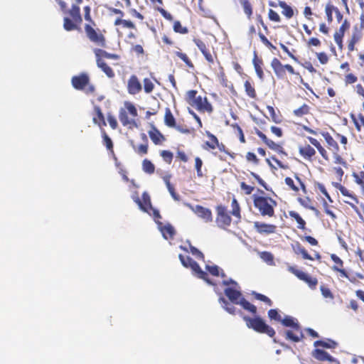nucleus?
<instances>
[{
  "label": "nucleus",
  "instance_id": "f257e3e1",
  "mask_svg": "<svg viewBox=\"0 0 364 364\" xmlns=\"http://www.w3.org/2000/svg\"><path fill=\"white\" fill-rule=\"evenodd\" d=\"M224 293L229 300L235 304H240L245 310L253 314L254 317L244 316L243 320L245 321L247 328L254 330L259 333H264L270 338L275 336L274 329L266 323V322L259 316H257V307L250 303L240 291L232 287L225 289Z\"/></svg>",
  "mask_w": 364,
  "mask_h": 364
},
{
  "label": "nucleus",
  "instance_id": "f03ea898",
  "mask_svg": "<svg viewBox=\"0 0 364 364\" xmlns=\"http://www.w3.org/2000/svg\"><path fill=\"white\" fill-rule=\"evenodd\" d=\"M333 136L328 132H321V135L324 139L327 149L333 154V162L343 166H347L346 161L341 156V151L347 150L348 139L346 136L333 129Z\"/></svg>",
  "mask_w": 364,
  "mask_h": 364
},
{
  "label": "nucleus",
  "instance_id": "7ed1b4c3",
  "mask_svg": "<svg viewBox=\"0 0 364 364\" xmlns=\"http://www.w3.org/2000/svg\"><path fill=\"white\" fill-rule=\"evenodd\" d=\"M232 210L228 212L226 206L223 205H218L215 207L216 218L215 223L218 228L222 229H227L230 226L232 223V218L230 214L237 219V223L241 220V209L235 198H233L231 203Z\"/></svg>",
  "mask_w": 364,
  "mask_h": 364
},
{
  "label": "nucleus",
  "instance_id": "20e7f679",
  "mask_svg": "<svg viewBox=\"0 0 364 364\" xmlns=\"http://www.w3.org/2000/svg\"><path fill=\"white\" fill-rule=\"evenodd\" d=\"M254 208L263 217L272 218L274 216V209L277 203L272 198L267 196H252Z\"/></svg>",
  "mask_w": 364,
  "mask_h": 364
},
{
  "label": "nucleus",
  "instance_id": "39448f33",
  "mask_svg": "<svg viewBox=\"0 0 364 364\" xmlns=\"http://www.w3.org/2000/svg\"><path fill=\"white\" fill-rule=\"evenodd\" d=\"M186 102L200 112L211 113L213 111L212 105L206 97L198 95L196 90H188L184 97Z\"/></svg>",
  "mask_w": 364,
  "mask_h": 364
},
{
  "label": "nucleus",
  "instance_id": "423d86ee",
  "mask_svg": "<svg viewBox=\"0 0 364 364\" xmlns=\"http://www.w3.org/2000/svg\"><path fill=\"white\" fill-rule=\"evenodd\" d=\"M72 86L77 90L83 91L86 95H93L95 92V86L90 82L87 73H80L71 78Z\"/></svg>",
  "mask_w": 364,
  "mask_h": 364
},
{
  "label": "nucleus",
  "instance_id": "0eeeda50",
  "mask_svg": "<svg viewBox=\"0 0 364 364\" xmlns=\"http://www.w3.org/2000/svg\"><path fill=\"white\" fill-rule=\"evenodd\" d=\"M126 109H121L119 112V119L124 127L133 129L137 127L135 117L137 116V110L131 102L125 103Z\"/></svg>",
  "mask_w": 364,
  "mask_h": 364
},
{
  "label": "nucleus",
  "instance_id": "6e6552de",
  "mask_svg": "<svg viewBox=\"0 0 364 364\" xmlns=\"http://www.w3.org/2000/svg\"><path fill=\"white\" fill-rule=\"evenodd\" d=\"M271 67L278 79L284 80L287 78V72L290 75H299L294 68L289 64H282L277 58H274L271 61Z\"/></svg>",
  "mask_w": 364,
  "mask_h": 364
},
{
  "label": "nucleus",
  "instance_id": "1a4fd4ad",
  "mask_svg": "<svg viewBox=\"0 0 364 364\" xmlns=\"http://www.w3.org/2000/svg\"><path fill=\"white\" fill-rule=\"evenodd\" d=\"M85 31L90 41L94 45L103 48L107 47L106 38L99 29H95L90 24H85Z\"/></svg>",
  "mask_w": 364,
  "mask_h": 364
},
{
  "label": "nucleus",
  "instance_id": "9d476101",
  "mask_svg": "<svg viewBox=\"0 0 364 364\" xmlns=\"http://www.w3.org/2000/svg\"><path fill=\"white\" fill-rule=\"evenodd\" d=\"M288 271L294 274L300 280L306 282L311 289H316L318 284V279L316 277H312L293 266H289Z\"/></svg>",
  "mask_w": 364,
  "mask_h": 364
},
{
  "label": "nucleus",
  "instance_id": "9b49d317",
  "mask_svg": "<svg viewBox=\"0 0 364 364\" xmlns=\"http://www.w3.org/2000/svg\"><path fill=\"white\" fill-rule=\"evenodd\" d=\"M193 213L206 223L213 221V214L210 209L205 208L200 205H196L195 207L190 205Z\"/></svg>",
  "mask_w": 364,
  "mask_h": 364
},
{
  "label": "nucleus",
  "instance_id": "f8f14e48",
  "mask_svg": "<svg viewBox=\"0 0 364 364\" xmlns=\"http://www.w3.org/2000/svg\"><path fill=\"white\" fill-rule=\"evenodd\" d=\"M331 259L334 262V265L331 267L334 272H338L339 275L341 277L348 279L350 281L352 280L350 279L348 274L343 268V261L336 255L331 254Z\"/></svg>",
  "mask_w": 364,
  "mask_h": 364
},
{
  "label": "nucleus",
  "instance_id": "ddd939ff",
  "mask_svg": "<svg viewBox=\"0 0 364 364\" xmlns=\"http://www.w3.org/2000/svg\"><path fill=\"white\" fill-rule=\"evenodd\" d=\"M284 335L287 341H290L294 343L299 342L304 338V334L301 328V326H298V328L295 327L289 330H286L284 332Z\"/></svg>",
  "mask_w": 364,
  "mask_h": 364
},
{
  "label": "nucleus",
  "instance_id": "4468645a",
  "mask_svg": "<svg viewBox=\"0 0 364 364\" xmlns=\"http://www.w3.org/2000/svg\"><path fill=\"white\" fill-rule=\"evenodd\" d=\"M254 228L261 235H269L274 233L277 230V226L272 224H267L262 222H254Z\"/></svg>",
  "mask_w": 364,
  "mask_h": 364
},
{
  "label": "nucleus",
  "instance_id": "2eb2a0df",
  "mask_svg": "<svg viewBox=\"0 0 364 364\" xmlns=\"http://www.w3.org/2000/svg\"><path fill=\"white\" fill-rule=\"evenodd\" d=\"M134 200L141 210L151 215L150 209H152L153 206L151 205L150 196L147 193H143L142 200H141L139 197H136Z\"/></svg>",
  "mask_w": 364,
  "mask_h": 364
},
{
  "label": "nucleus",
  "instance_id": "dca6fc26",
  "mask_svg": "<svg viewBox=\"0 0 364 364\" xmlns=\"http://www.w3.org/2000/svg\"><path fill=\"white\" fill-rule=\"evenodd\" d=\"M193 42L195 43L196 46L198 48V49L200 50V52L203 53L205 60L209 63L213 64L214 63V57L211 54V53H210L208 47L205 44V43L200 38H194Z\"/></svg>",
  "mask_w": 364,
  "mask_h": 364
},
{
  "label": "nucleus",
  "instance_id": "f3484780",
  "mask_svg": "<svg viewBox=\"0 0 364 364\" xmlns=\"http://www.w3.org/2000/svg\"><path fill=\"white\" fill-rule=\"evenodd\" d=\"M142 90L141 84L135 75H132L127 82V90L130 95H136Z\"/></svg>",
  "mask_w": 364,
  "mask_h": 364
},
{
  "label": "nucleus",
  "instance_id": "a211bd4d",
  "mask_svg": "<svg viewBox=\"0 0 364 364\" xmlns=\"http://www.w3.org/2000/svg\"><path fill=\"white\" fill-rule=\"evenodd\" d=\"M299 153L305 160L312 161L316 156V150L310 144H304L299 147Z\"/></svg>",
  "mask_w": 364,
  "mask_h": 364
},
{
  "label": "nucleus",
  "instance_id": "6ab92c4d",
  "mask_svg": "<svg viewBox=\"0 0 364 364\" xmlns=\"http://www.w3.org/2000/svg\"><path fill=\"white\" fill-rule=\"evenodd\" d=\"M97 66L106 75L108 78H114L115 77L114 71L104 60V59L95 56Z\"/></svg>",
  "mask_w": 364,
  "mask_h": 364
},
{
  "label": "nucleus",
  "instance_id": "aec40b11",
  "mask_svg": "<svg viewBox=\"0 0 364 364\" xmlns=\"http://www.w3.org/2000/svg\"><path fill=\"white\" fill-rule=\"evenodd\" d=\"M307 139L309 140L310 144L318 150V153L324 160H330V156L327 150L325 149L323 146L321 145V144L316 139L313 138L311 136H307Z\"/></svg>",
  "mask_w": 364,
  "mask_h": 364
},
{
  "label": "nucleus",
  "instance_id": "412c9836",
  "mask_svg": "<svg viewBox=\"0 0 364 364\" xmlns=\"http://www.w3.org/2000/svg\"><path fill=\"white\" fill-rule=\"evenodd\" d=\"M159 228L163 237L166 240L173 239L174 237L176 230L171 224L168 223L164 225L162 223H159Z\"/></svg>",
  "mask_w": 364,
  "mask_h": 364
},
{
  "label": "nucleus",
  "instance_id": "4be33fe9",
  "mask_svg": "<svg viewBox=\"0 0 364 364\" xmlns=\"http://www.w3.org/2000/svg\"><path fill=\"white\" fill-rule=\"evenodd\" d=\"M189 268L192 269V271L196 274L197 277L205 281L207 283L210 284H213V283L208 278V273L203 271L200 267L199 264L195 260L191 263Z\"/></svg>",
  "mask_w": 364,
  "mask_h": 364
},
{
  "label": "nucleus",
  "instance_id": "5701e85b",
  "mask_svg": "<svg viewBox=\"0 0 364 364\" xmlns=\"http://www.w3.org/2000/svg\"><path fill=\"white\" fill-rule=\"evenodd\" d=\"M171 175L166 174L162 177L164 182L165 183L166 188L173 198V199L176 201H179L181 200L180 196L176 192V189L174 186L171 183Z\"/></svg>",
  "mask_w": 364,
  "mask_h": 364
},
{
  "label": "nucleus",
  "instance_id": "b1692460",
  "mask_svg": "<svg viewBox=\"0 0 364 364\" xmlns=\"http://www.w3.org/2000/svg\"><path fill=\"white\" fill-rule=\"evenodd\" d=\"M149 136L156 145L161 144L166 140L164 136L154 126H152L151 130L149 131Z\"/></svg>",
  "mask_w": 364,
  "mask_h": 364
},
{
  "label": "nucleus",
  "instance_id": "393cba45",
  "mask_svg": "<svg viewBox=\"0 0 364 364\" xmlns=\"http://www.w3.org/2000/svg\"><path fill=\"white\" fill-rule=\"evenodd\" d=\"M95 115L92 118L93 123L98 125L101 129L107 125L105 116L102 112L100 107L96 105L94 107Z\"/></svg>",
  "mask_w": 364,
  "mask_h": 364
},
{
  "label": "nucleus",
  "instance_id": "a878e982",
  "mask_svg": "<svg viewBox=\"0 0 364 364\" xmlns=\"http://www.w3.org/2000/svg\"><path fill=\"white\" fill-rule=\"evenodd\" d=\"M252 63L255 70V73L257 77L260 80H263L264 78V72L262 69V66L264 65L263 60L262 58L257 56V53L254 52V58L252 59Z\"/></svg>",
  "mask_w": 364,
  "mask_h": 364
},
{
  "label": "nucleus",
  "instance_id": "bb28decb",
  "mask_svg": "<svg viewBox=\"0 0 364 364\" xmlns=\"http://www.w3.org/2000/svg\"><path fill=\"white\" fill-rule=\"evenodd\" d=\"M206 136L208 140L204 143L203 148L207 151L215 149V146L218 145V139L217 136L208 131L206 132Z\"/></svg>",
  "mask_w": 364,
  "mask_h": 364
},
{
  "label": "nucleus",
  "instance_id": "cd10ccee",
  "mask_svg": "<svg viewBox=\"0 0 364 364\" xmlns=\"http://www.w3.org/2000/svg\"><path fill=\"white\" fill-rule=\"evenodd\" d=\"M313 356L321 361H329V362H333L336 360V359L332 357L331 355H329L326 351L316 348L313 351L312 353Z\"/></svg>",
  "mask_w": 364,
  "mask_h": 364
},
{
  "label": "nucleus",
  "instance_id": "c85d7f7f",
  "mask_svg": "<svg viewBox=\"0 0 364 364\" xmlns=\"http://www.w3.org/2000/svg\"><path fill=\"white\" fill-rule=\"evenodd\" d=\"M363 109L364 111V102H363ZM350 118L354 123L356 130L360 132L362 127L364 128V115L362 113H359L357 115L350 114Z\"/></svg>",
  "mask_w": 364,
  "mask_h": 364
},
{
  "label": "nucleus",
  "instance_id": "c756f323",
  "mask_svg": "<svg viewBox=\"0 0 364 364\" xmlns=\"http://www.w3.org/2000/svg\"><path fill=\"white\" fill-rule=\"evenodd\" d=\"M93 52L95 53V56H98L102 59L107 58V59H112V60H119V55L115 53H110L107 52L106 50L100 48H94Z\"/></svg>",
  "mask_w": 364,
  "mask_h": 364
},
{
  "label": "nucleus",
  "instance_id": "7c9ffc66",
  "mask_svg": "<svg viewBox=\"0 0 364 364\" xmlns=\"http://www.w3.org/2000/svg\"><path fill=\"white\" fill-rule=\"evenodd\" d=\"M334 187L338 189L341 193L346 197L351 198L355 203H358V199L356 196L350 192L345 186L341 185L340 183H333Z\"/></svg>",
  "mask_w": 364,
  "mask_h": 364
},
{
  "label": "nucleus",
  "instance_id": "2f4dec72",
  "mask_svg": "<svg viewBox=\"0 0 364 364\" xmlns=\"http://www.w3.org/2000/svg\"><path fill=\"white\" fill-rule=\"evenodd\" d=\"M293 250L294 252L297 255H301L303 259L314 260V258L308 253L306 250L299 242H296V244L293 246Z\"/></svg>",
  "mask_w": 364,
  "mask_h": 364
},
{
  "label": "nucleus",
  "instance_id": "473e14b6",
  "mask_svg": "<svg viewBox=\"0 0 364 364\" xmlns=\"http://www.w3.org/2000/svg\"><path fill=\"white\" fill-rule=\"evenodd\" d=\"M311 114V107L307 104H304L293 111L294 116L301 118L304 116Z\"/></svg>",
  "mask_w": 364,
  "mask_h": 364
},
{
  "label": "nucleus",
  "instance_id": "72a5a7b5",
  "mask_svg": "<svg viewBox=\"0 0 364 364\" xmlns=\"http://www.w3.org/2000/svg\"><path fill=\"white\" fill-rule=\"evenodd\" d=\"M81 23L82 21H75L72 18V17H65L63 19V27L66 31H70L77 29V25L80 24Z\"/></svg>",
  "mask_w": 364,
  "mask_h": 364
},
{
  "label": "nucleus",
  "instance_id": "f704fd0d",
  "mask_svg": "<svg viewBox=\"0 0 364 364\" xmlns=\"http://www.w3.org/2000/svg\"><path fill=\"white\" fill-rule=\"evenodd\" d=\"M244 87L246 95L251 99L257 98V92L255 90L254 84L250 80H245L244 82Z\"/></svg>",
  "mask_w": 364,
  "mask_h": 364
},
{
  "label": "nucleus",
  "instance_id": "c9c22d12",
  "mask_svg": "<svg viewBox=\"0 0 364 364\" xmlns=\"http://www.w3.org/2000/svg\"><path fill=\"white\" fill-rule=\"evenodd\" d=\"M289 215L291 218H292L296 221L298 229H300V230L306 229V222L298 213H296V211H294V210H291L289 212Z\"/></svg>",
  "mask_w": 364,
  "mask_h": 364
},
{
  "label": "nucleus",
  "instance_id": "e433bc0d",
  "mask_svg": "<svg viewBox=\"0 0 364 364\" xmlns=\"http://www.w3.org/2000/svg\"><path fill=\"white\" fill-rule=\"evenodd\" d=\"M219 302L221 304L223 308L229 314L232 315H235L237 312L242 314L240 311H237L236 308L232 304H230L225 298L220 297Z\"/></svg>",
  "mask_w": 364,
  "mask_h": 364
},
{
  "label": "nucleus",
  "instance_id": "4c0bfd02",
  "mask_svg": "<svg viewBox=\"0 0 364 364\" xmlns=\"http://www.w3.org/2000/svg\"><path fill=\"white\" fill-rule=\"evenodd\" d=\"M164 123L169 127H175L176 126L175 117L169 108H166L165 110Z\"/></svg>",
  "mask_w": 364,
  "mask_h": 364
},
{
  "label": "nucleus",
  "instance_id": "58836bf2",
  "mask_svg": "<svg viewBox=\"0 0 364 364\" xmlns=\"http://www.w3.org/2000/svg\"><path fill=\"white\" fill-rule=\"evenodd\" d=\"M266 145L271 149L272 150L277 152L279 154L284 155L285 156H287V153L284 151L282 146L279 144L275 143L272 139H269L266 144Z\"/></svg>",
  "mask_w": 364,
  "mask_h": 364
},
{
  "label": "nucleus",
  "instance_id": "ea45409f",
  "mask_svg": "<svg viewBox=\"0 0 364 364\" xmlns=\"http://www.w3.org/2000/svg\"><path fill=\"white\" fill-rule=\"evenodd\" d=\"M266 145L271 149L272 150L277 152L279 154L284 155L285 156H287V153L284 151L282 146L279 144L275 143L272 139H269L266 144Z\"/></svg>",
  "mask_w": 364,
  "mask_h": 364
},
{
  "label": "nucleus",
  "instance_id": "a19ab883",
  "mask_svg": "<svg viewBox=\"0 0 364 364\" xmlns=\"http://www.w3.org/2000/svg\"><path fill=\"white\" fill-rule=\"evenodd\" d=\"M266 145L271 149L272 150L277 152L279 154L284 155L285 156H287V153L284 151L282 146L279 144L275 143L272 139H269L266 144Z\"/></svg>",
  "mask_w": 364,
  "mask_h": 364
},
{
  "label": "nucleus",
  "instance_id": "79ce46f5",
  "mask_svg": "<svg viewBox=\"0 0 364 364\" xmlns=\"http://www.w3.org/2000/svg\"><path fill=\"white\" fill-rule=\"evenodd\" d=\"M281 323L283 326L290 327L291 328L300 326L297 320L290 316H285L284 318L282 319Z\"/></svg>",
  "mask_w": 364,
  "mask_h": 364
},
{
  "label": "nucleus",
  "instance_id": "37998d69",
  "mask_svg": "<svg viewBox=\"0 0 364 364\" xmlns=\"http://www.w3.org/2000/svg\"><path fill=\"white\" fill-rule=\"evenodd\" d=\"M259 257L267 264L273 266L274 263V257L272 253L267 251H263L259 253Z\"/></svg>",
  "mask_w": 364,
  "mask_h": 364
},
{
  "label": "nucleus",
  "instance_id": "c03bdc74",
  "mask_svg": "<svg viewBox=\"0 0 364 364\" xmlns=\"http://www.w3.org/2000/svg\"><path fill=\"white\" fill-rule=\"evenodd\" d=\"M279 6L282 9V14L287 18H291L294 16L293 9L285 1H279Z\"/></svg>",
  "mask_w": 364,
  "mask_h": 364
},
{
  "label": "nucleus",
  "instance_id": "a18cd8bd",
  "mask_svg": "<svg viewBox=\"0 0 364 364\" xmlns=\"http://www.w3.org/2000/svg\"><path fill=\"white\" fill-rule=\"evenodd\" d=\"M239 1L240 3V4L242 5V6L244 9V12L246 14L247 17L249 19H251L252 13H253V9H252V6L250 3V0H239Z\"/></svg>",
  "mask_w": 364,
  "mask_h": 364
},
{
  "label": "nucleus",
  "instance_id": "49530a36",
  "mask_svg": "<svg viewBox=\"0 0 364 364\" xmlns=\"http://www.w3.org/2000/svg\"><path fill=\"white\" fill-rule=\"evenodd\" d=\"M363 170L357 172H353L352 176L354 178V181L359 185L363 191H364V165Z\"/></svg>",
  "mask_w": 364,
  "mask_h": 364
},
{
  "label": "nucleus",
  "instance_id": "de8ad7c7",
  "mask_svg": "<svg viewBox=\"0 0 364 364\" xmlns=\"http://www.w3.org/2000/svg\"><path fill=\"white\" fill-rule=\"evenodd\" d=\"M142 170L145 173L151 175L155 171V166L150 160L145 159L142 161Z\"/></svg>",
  "mask_w": 364,
  "mask_h": 364
},
{
  "label": "nucleus",
  "instance_id": "09e8293b",
  "mask_svg": "<svg viewBox=\"0 0 364 364\" xmlns=\"http://www.w3.org/2000/svg\"><path fill=\"white\" fill-rule=\"evenodd\" d=\"M114 26L122 25L124 28L135 29L134 23L130 20H124L122 18H117L114 22Z\"/></svg>",
  "mask_w": 364,
  "mask_h": 364
},
{
  "label": "nucleus",
  "instance_id": "8fccbe9b",
  "mask_svg": "<svg viewBox=\"0 0 364 364\" xmlns=\"http://www.w3.org/2000/svg\"><path fill=\"white\" fill-rule=\"evenodd\" d=\"M175 55L178 58H179L186 64V65L188 68H191V69L194 68V65H193V62L191 61V60L188 57V55L186 53H182L181 51H176Z\"/></svg>",
  "mask_w": 364,
  "mask_h": 364
},
{
  "label": "nucleus",
  "instance_id": "3c124183",
  "mask_svg": "<svg viewBox=\"0 0 364 364\" xmlns=\"http://www.w3.org/2000/svg\"><path fill=\"white\" fill-rule=\"evenodd\" d=\"M101 133H102L104 145L107 147V149L108 150H109L110 151H112L113 153L114 152L113 142H112V139L107 135V134L106 133V132L104 129H101Z\"/></svg>",
  "mask_w": 364,
  "mask_h": 364
},
{
  "label": "nucleus",
  "instance_id": "603ef678",
  "mask_svg": "<svg viewBox=\"0 0 364 364\" xmlns=\"http://www.w3.org/2000/svg\"><path fill=\"white\" fill-rule=\"evenodd\" d=\"M132 148L134 149V151L140 156L145 155L148 153V149H149L148 143L140 144V145L136 146L134 144V143L132 142Z\"/></svg>",
  "mask_w": 364,
  "mask_h": 364
},
{
  "label": "nucleus",
  "instance_id": "864d4df0",
  "mask_svg": "<svg viewBox=\"0 0 364 364\" xmlns=\"http://www.w3.org/2000/svg\"><path fill=\"white\" fill-rule=\"evenodd\" d=\"M337 346V343L332 340L328 339L327 341H316L314 342V346H322L327 348H334Z\"/></svg>",
  "mask_w": 364,
  "mask_h": 364
},
{
  "label": "nucleus",
  "instance_id": "5fc2aeb1",
  "mask_svg": "<svg viewBox=\"0 0 364 364\" xmlns=\"http://www.w3.org/2000/svg\"><path fill=\"white\" fill-rule=\"evenodd\" d=\"M205 268L210 272V274L215 277H218L220 275L222 277H225L226 276L223 271H222V272L220 274V269L217 265H206Z\"/></svg>",
  "mask_w": 364,
  "mask_h": 364
},
{
  "label": "nucleus",
  "instance_id": "6e6d98bb",
  "mask_svg": "<svg viewBox=\"0 0 364 364\" xmlns=\"http://www.w3.org/2000/svg\"><path fill=\"white\" fill-rule=\"evenodd\" d=\"M268 317L271 321L280 322L282 319V316L279 314L277 309H272L268 311Z\"/></svg>",
  "mask_w": 364,
  "mask_h": 364
},
{
  "label": "nucleus",
  "instance_id": "4d7b16f0",
  "mask_svg": "<svg viewBox=\"0 0 364 364\" xmlns=\"http://www.w3.org/2000/svg\"><path fill=\"white\" fill-rule=\"evenodd\" d=\"M173 29L174 32L181 34H186L188 32V28L183 26L179 21H174Z\"/></svg>",
  "mask_w": 364,
  "mask_h": 364
},
{
  "label": "nucleus",
  "instance_id": "13d9d810",
  "mask_svg": "<svg viewBox=\"0 0 364 364\" xmlns=\"http://www.w3.org/2000/svg\"><path fill=\"white\" fill-rule=\"evenodd\" d=\"M252 295H253L254 298L256 299L257 300L263 301L269 306H271L272 305V300L269 298H268L267 296L262 294L260 293L255 292V291L252 292Z\"/></svg>",
  "mask_w": 364,
  "mask_h": 364
},
{
  "label": "nucleus",
  "instance_id": "bf43d9fd",
  "mask_svg": "<svg viewBox=\"0 0 364 364\" xmlns=\"http://www.w3.org/2000/svg\"><path fill=\"white\" fill-rule=\"evenodd\" d=\"M160 156L166 163L168 164H171L173 158V155L171 151L168 150H163L160 152Z\"/></svg>",
  "mask_w": 364,
  "mask_h": 364
},
{
  "label": "nucleus",
  "instance_id": "052dcab7",
  "mask_svg": "<svg viewBox=\"0 0 364 364\" xmlns=\"http://www.w3.org/2000/svg\"><path fill=\"white\" fill-rule=\"evenodd\" d=\"M267 109L268 112L271 117L272 120L274 122L278 124L282 122L280 116L276 113L275 109H274L273 107L269 105L267 107Z\"/></svg>",
  "mask_w": 364,
  "mask_h": 364
},
{
  "label": "nucleus",
  "instance_id": "680f3d73",
  "mask_svg": "<svg viewBox=\"0 0 364 364\" xmlns=\"http://www.w3.org/2000/svg\"><path fill=\"white\" fill-rule=\"evenodd\" d=\"M334 9H336V7L333 4L330 3L326 4L325 12L328 23H331L333 21V12H334Z\"/></svg>",
  "mask_w": 364,
  "mask_h": 364
},
{
  "label": "nucleus",
  "instance_id": "e2e57ef3",
  "mask_svg": "<svg viewBox=\"0 0 364 364\" xmlns=\"http://www.w3.org/2000/svg\"><path fill=\"white\" fill-rule=\"evenodd\" d=\"M144 90L146 93H151L154 89V85L151 79L144 78L143 80Z\"/></svg>",
  "mask_w": 364,
  "mask_h": 364
},
{
  "label": "nucleus",
  "instance_id": "0e129e2a",
  "mask_svg": "<svg viewBox=\"0 0 364 364\" xmlns=\"http://www.w3.org/2000/svg\"><path fill=\"white\" fill-rule=\"evenodd\" d=\"M202 166H203V161L200 157H196L195 159V168L196 169L197 176L199 178H202L203 176V173L202 172Z\"/></svg>",
  "mask_w": 364,
  "mask_h": 364
},
{
  "label": "nucleus",
  "instance_id": "69168bd1",
  "mask_svg": "<svg viewBox=\"0 0 364 364\" xmlns=\"http://www.w3.org/2000/svg\"><path fill=\"white\" fill-rule=\"evenodd\" d=\"M286 185L289 187V189L294 192H298L299 191V188L296 186L294 181V180L290 177H286L284 179Z\"/></svg>",
  "mask_w": 364,
  "mask_h": 364
},
{
  "label": "nucleus",
  "instance_id": "338daca9",
  "mask_svg": "<svg viewBox=\"0 0 364 364\" xmlns=\"http://www.w3.org/2000/svg\"><path fill=\"white\" fill-rule=\"evenodd\" d=\"M246 160L250 162V163H252L254 165H258L259 164V159L257 157V156L255 155V153L253 152H247V154H246Z\"/></svg>",
  "mask_w": 364,
  "mask_h": 364
},
{
  "label": "nucleus",
  "instance_id": "774afa93",
  "mask_svg": "<svg viewBox=\"0 0 364 364\" xmlns=\"http://www.w3.org/2000/svg\"><path fill=\"white\" fill-rule=\"evenodd\" d=\"M320 289L321 291V294L324 298L330 299H334V296H333V293L331 292L330 289H328V287H326L323 285H321L320 287Z\"/></svg>",
  "mask_w": 364,
  "mask_h": 364
}]
</instances>
